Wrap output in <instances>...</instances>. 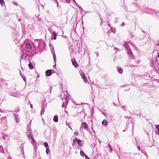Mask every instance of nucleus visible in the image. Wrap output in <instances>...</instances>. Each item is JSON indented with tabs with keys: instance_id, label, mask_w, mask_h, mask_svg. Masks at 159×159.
Segmentation results:
<instances>
[{
	"instance_id": "1",
	"label": "nucleus",
	"mask_w": 159,
	"mask_h": 159,
	"mask_svg": "<svg viewBox=\"0 0 159 159\" xmlns=\"http://www.w3.org/2000/svg\"><path fill=\"white\" fill-rule=\"evenodd\" d=\"M66 108L67 109H68V110L69 111H73L76 108V106L74 104H71L70 106H66Z\"/></svg>"
},
{
	"instance_id": "18",
	"label": "nucleus",
	"mask_w": 159,
	"mask_h": 159,
	"mask_svg": "<svg viewBox=\"0 0 159 159\" xmlns=\"http://www.w3.org/2000/svg\"><path fill=\"white\" fill-rule=\"evenodd\" d=\"M79 133L78 132L76 131L74 132V134L76 136H78Z\"/></svg>"
},
{
	"instance_id": "21",
	"label": "nucleus",
	"mask_w": 159,
	"mask_h": 159,
	"mask_svg": "<svg viewBox=\"0 0 159 159\" xmlns=\"http://www.w3.org/2000/svg\"><path fill=\"white\" fill-rule=\"evenodd\" d=\"M53 35L56 34L55 31H53Z\"/></svg>"
},
{
	"instance_id": "15",
	"label": "nucleus",
	"mask_w": 159,
	"mask_h": 159,
	"mask_svg": "<svg viewBox=\"0 0 159 159\" xmlns=\"http://www.w3.org/2000/svg\"><path fill=\"white\" fill-rule=\"evenodd\" d=\"M0 4L2 5H4L5 4V2L3 0H0Z\"/></svg>"
},
{
	"instance_id": "6",
	"label": "nucleus",
	"mask_w": 159,
	"mask_h": 159,
	"mask_svg": "<svg viewBox=\"0 0 159 159\" xmlns=\"http://www.w3.org/2000/svg\"><path fill=\"white\" fill-rule=\"evenodd\" d=\"M81 126L83 128H88V126L87 124L85 122H83L81 125Z\"/></svg>"
},
{
	"instance_id": "20",
	"label": "nucleus",
	"mask_w": 159,
	"mask_h": 159,
	"mask_svg": "<svg viewBox=\"0 0 159 159\" xmlns=\"http://www.w3.org/2000/svg\"><path fill=\"white\" fill-rule=\"evenodd\" d=\"M85 157L86 159H90L86 155H85Z\"/></svg>"
},
{
	"instance_id": "26",
	"label": "nucleus",
	"mask_w": 159,
	"mask_h": 159,
	"mask_svg": "<svg viewBox=\"0 0 159 159\" xmlns=\"http://www.w3.org/2000/svg\"><path fill=\"white\" fill-rule=\"evenodd\" d=\"M158 70H159V67L158 68Z\"/></svg>"
},
{
	"instance_id": "9",
	"label": "nucleus",
	"mask_w": 159,
	"mask_h": 159,
	"mask_svg": "<svg viewBox=\"0 0 159 159\" xmlns=\"http://www.w3.org/2000/svg\"><path fill=\"white\" fill-rule=\"evenodd\" d=\"M26 48L27 49H30L31 47L30 43H29L26 44Z\"/></svg>"
},
{
	"instance_id": "12",
	"label": "nucleus",
	"mask_w": 159,
	"mask_h": 159,
	"mask_svg": "<svg viewBox=\"0 0 159 159\" xmlns=\"http://www.w3.org/2000/svg\"><path fill=\"white\" fill-rule=\"evenodd\" d=\"M107 122L106 120H103L102 122V125H106L107 124Z\"/></svg>"
},
{
	"instance_id": "5",
	"label": "nucleus",
	"mask_w": 159,
	"mask_h": 159,
	"mask_svg": "<svg viewBox=\"0 0 159 159\" xmlns=\"http://www.w3.org/2000/svg\"><path fill=\"white\" fill-rule=\"evenodd\" d=\"M31 132H30V134H28V137L29 138L31 139H32V140L34 142V139L33 138V136L31 134Z\"/></svg>"
},
{
	"instance_id": "16",
	"label": "nucleus",
	"mask_w": 159,
	"mask_h": 159,
	"mask_svg": "<svg viewBox=\"0 0 159 159\" xmlns=\"http://www.w3.org/2000/svg\"><path fill=\"white\" fill-rule=\"evenodd\" d=\"M44 145L46 148H47L48 147V144L47 142H45L44 143Z\"/></svg>"
},
{
	"instance_id": "2",
	"label": "nucleus",
	"mask_w": 159,
	"mask_h": 159,
	"mask_svg": "<svg viewBox=\"0 0 159 159\" xmlns=\"http://www.w3.org/2000/svg\"><path fill=\"white\" fill-rule=\"evenodd\" d=\"M73 142L74 143L75 142H77L78 144L80 146H82V144H81V141L78 138H75L73 140Z\"/></svg>"
},
{
	"instance_id": "14",
	"label": "nucleus",
	"mask_w": 159,
	"mask_h": 159,
	"mask_svg": "<svg viewBox=\"0 0 159 159\" xmlns=\"http://www.w3.org/2000/svg\"><path fill=\"white\" fill-rule=\"evenodd\" d=\"M128 53L129 54V55L130 56V57H131V58L133 57V54H132V52H131V51H130V52H128Z\"/></svg>"
},
{
	"instance_id": "8",
	"label": "nucleus",
	"mask_w": 159,
	"mask_h": 159,
	"mask_svg": "<svg viewBox=\"0 0 159 159\" xmlns=\"http://www.w3.org/2000/svg\"><path fill=\"white\" fill-rule=\"evenodd\" d=\"M82 77L84 80V81L85 82H86L87 80V78L86 76L85 75L84 73H83V75H81Z\"/></svg>"
},
{
	"instance_id": "19",
	"label": "nucleus",
	"mask_w": 159,
	"mask_h": 159,
	"mask_svg": "<svg viewBox=\"0 0 159 159\" xmlns=\"http://www.w3.org/2000/svg\"><path fill=\"white\" fill-rule=\"evenodd\" d=\"M56 37H57V35L56 34L54 35L53 39H55V40L56 39Z\"/></svg>"
},
{
	"instance_id": "7",
	"label": "nucleus",
	"mask_w": 159,
	"mask_h": 159,
	"mask_svg": "<svg viewBox=\"0 0 159 159\" xmlns=\"http://www.w3.org/2000/svg\"><path fill=\"white\" fill-rule=\"evenodd\" d=\"M53 120L55 122H58V117L57 115H56L54 116Z\"/></svg>"
},
{
	"instance_id": "22",
	"label": "nucleus",
	"mask_w": 159,
	"mask_h": 159,
	"mask_svg": "<svg viewBox=\"0 0 159 159\" xmlns=\"http://www.w3.org/2000/svg\"><path fill=\"white\" fill-rule=\"evenodd\" d=\"M66 0L67 2H69L70 1V0Z\"/></svg>"
},
{
	"instance_id": "11",
	"label": "nucleus",
	"mask_w": 159,
	"mask_h": 159,
	"mask_svg": "<svg viewBox=\"0 0 159 159\" xmlns=\"http://www.w3.org/2000/svg\"><path fill=\"white\" fill-rule=\"evenodd\" d=\"M29 68L30 69H32L33 68V66L32 65V63L31 62H30L29 64Z\"/></svg>"
},
{
	"instance_id": "10",
	"label": "nucleus",
	"mask_w": 159,
	"mask_h": 159,
	"mask_svg": "<svg viewBox=\"0 0 159 159\" xmlns=\"http://www.w3.org/2000/svg\"><path fill=\"white\" fill-rule=\"evenodd\" d=\"M117 70L120 73L122 74V73L123 70L120 67H118Z\"/></svg>"
},
{
	"instance_id": "24",
	"label": "nucleus",
	"mask_w": 159,
	"mask_h": 159,
	"mask_svg": "<svg viewBox=\"0 0 159 159\" xmlns=\"http://www.w3.org/2000/svg\"><path fill=\"white\" fill-rule=\"evenodd\" d=\"M158 57H159V53L158 54Z\"/></svg>"
},
{
	"instance_id": "23",
	"label": "nucleus",
	"mask_w": 159,
	"mask_h": 159,
	"mask_svg": "<svg viewBox=\"0 0 159 159\" xmlns=\"http://www.w3.org/2000/svg\"><path fill=\"white\" fill-rule=\"evenodd\" d=\"M98 141H99V143H101V142L99 140H98Z\"/></svg>"
},
{
	"instance_id": "3",
	"label": "nucleus",
	"mask_w": 159,
	"mask_h": 159,
	"mask_svg": "<svg viewBox=\"0 0 159 159\" xmlns=\"http://www.w3.org/2000/svg\"><path fill=\"white\" fill-rule=\"evenodd\" d=\"M45 73L46 75L48 76H50L52 74V71L51 70H46Z\"/></svg>"
},
{
	"instance_id": "4",
	"label": "nucleus",
	"mask_w": 159,
	"mask_h": 159,
	"mask_svg": "<svg viewBox=\"0 0 159 159\" xmlns=\"http://www.w3.org/2000/svg\"><path fill=\"white\" fill-rule=\"evenodd\" d=\"M72 62L73 66H75V68H77L78 66V64L76 62L75 60H74L72 61Z\"/></svg>"
},
{
	"instance_id": "25",
	"label": "nucleus",
	"mask_w": 159,
	"mask_h": 159,
	"mask_svg": "<svg viewBox=\"0 0 159 159\" xmlns=\"http://www.w3.org/2000/svg\"><path fill=\"white\" fill-rule=\"evenodd\" d=\"M73 0L74 1V2H75V0Z\"/></svg>"
},
{
	"instance_id": "17",
	"label": "nucleus",
	"mask_w": 159,
	"mask_h": 159,
	"mask_svg": "<svg viewBox=\"0 0 159 159\" xmlns=\"http://www.w3.org/2000/svg\"><path fill=\"white\" fill-rule=\"evenodd\" d=\"M49 151V149L48 148H46V152L47 154H48V153Z\"/></svg>"
},
{
	"instance_id": "13",
	"label": "nucleus",
	"mask_w": 159,
	"mask_h": 159,
	"mask_svg": "<svg viewBox=\"0 0 159 159\" xmlns=\"http://www.w3.org/2000/svg\"><path fill=\"white\" fill-rule=\"evenodd\" d=\"M156 128L157 129V134L159 135V125H155Z\"/></svg>"
}]
</instances>
